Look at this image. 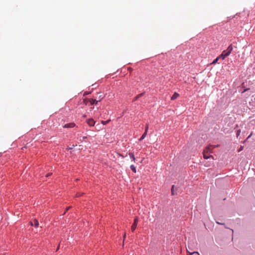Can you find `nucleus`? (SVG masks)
<instances>
[{
	"instance_id": "nucleus-1",
	"label": "nucleus",
	"mask_w": 255,
	"mask_h": 255,
	"mask_svg": "<svg viewBox=\"0 0 255 255\" xmlns=\"http://www.w3.org/2000/svg\"><path fill=\"white\" fill-rule=\"evenodd\" d=\"M233 50V47L232 44L230 45L226 50H224L222 54L219 56L220 59L224 60L226 57L228 56Z\"/></svg>"
},
{
	"instance_id": "nucleus-12",
	"label": "nucleus",
	"mask_w": 255,
	"mask_h": 255,
	"mask_svg": "<svg viewBox=\"0 0 255 255\" xmlns=\"http://www.w3.org/2000/svg\"><path fill=\"white\" fill-rule=\"evenodd\" d=\"M220 59V57H217L214 61L212 62V64H215L217 63L218 61V60Z\"/></svg>"
},
{
	"instance_id": "nucleus-8",
	"label": "nucleus",
	"mask_w": 255,
	"mask_h": 255,
	"mask_svg": "<svg viewBox=\"0 0 255 255\" xmlns=\"http://www.w3.org/2000/svg\"><path fill=\"white\" fill-rule=\"evenodd\" d=\"M203 157H204V159H207L210 158H212V159H214L213 156H212V155L208 156V155H207V153H205V152H203Z\"/></svg>"
},
{
	"instance_id": "nucleus-23",
	"label": "nucleus",
	"mask_w": 255,
	"mask_h": 255,
	"mask_svg": "<svg viewBox=\"0 0 255 255\" xmlns=\"http://www.w3.org/2000/svg\"><path fill=\"white\" fill-rule=\"evenodd\" d=\"M173 187H174V185H173V186H172V190H171V191H172V193H173Z\"/></svg>"
},
{
	"instance_id": "nucleus-6",
	"label": "nucleus",
	"mask_w": 255,
	"mask_h": 255,
	"mask_svg": "<svg viewBox=\"0 0 255 255\" xmlns=\"http://www.w3.org/2000/svg\"><path fill=\"white\" fill-rule=\"evenodd\" d=\"M87 124L91 127H93L94 126L95 124V122L93 119H89L86 121Z\"/></svg>"
},
{
	"instance_id": "nucleus-7",
	"label": "nucleus",
	"mask_w": 255,
	"mask_h": 255,
	"mask_svg": "<svg viewBox=\"0 0 255 255\" xmlns=\"http://www.w3.org/2000/svg\"><path fill=\"white\" fill-rule=\"evenodd\" d=\"M75 126V125L74 123H69V124H65L63 126V128H71L74 127Z\"/></svg>"
},
{
	"instance_id": "nucleus-16",
	"label": "nucleus",
	"mask_w": 255,
	"mask_h": 255,
	"mask_svg": "<svg viewBox=\"0 0 255 255\" xmlns=\"http://www.w3.org/2000/svg\"><path fill=\"white\" fill-rule=\"evenodd\" d=\"M240 133H241V130H238L237 131V136H238L240 134Z\"/></svg>"
},
{
	"instance_id": "nucleus-18",
	"label": "nucleus",
	"mask_w": 255,
	"mask_h": 255,
	"mask_svg": "<svg viewBox=\"0 0 255 255\" xmlns=\"http://www.w3.org/2000/svg\"><path fill=\"white\" fill-rule=\"evenodd\" d=\"M218 146H219V145H212V148H213V149L214 148H215V147H218Z\"/></svg>"
},
{
	"instance_id": "nucleus-13",
	"label": "nucleus",
	"mask_w": 255,
	"mask_h": 255,
	"mask_svg": "<svg viewBox=\"0 0 255 255\" xmlns=\"http://www.w3.org/2000/svg\"><path fill=\"white\" fill-rule=\"evenodd\" d=\"M130 168L133 172H134V173L136 172V168L133 165H130Z\"/></svg>"
},
{
	"instance_id": "nucleus-9",
	"label": "nucleus",
	"mask_w": 255,
	"mask_h": 255,
	"mask_svg": "<svg viewBox=\"0 0 255 255\" xmlns=\"http://www.w3.org/2000/svg\"><path fill=\"white\" fill-rule=\"evenodd\" d=\"M179 94L175 92L171 97V99L172 100H174L176 99L179 97Z\"/></svg>"
},
{
	"instance_id": "nucleus-22",
	"label": "nucleus",
	"mask_w": 255,
	"mask_h": 255,
	"mask_svg": "<svg viewBox=\"0 0 255 255\" xmlns=\"http://www.w3.org/2000/svg\"><path fill=\"white\" fill-rule=\"evenodd\" d=\"M70 208H71L70 207L67 208L66 211H67Z\"/></svg>"
},
{
	"instance_id": "nucleus-19",
	"label": "nucleus",
	"mask_w": 255,
	"mask_h": 255,
	"mask_svg": "<svg viewBox=\"0 0 255 255\" xmlns=\"http://www.w3.org/2000/svg\"><path fill=\"white\" fill-rule=\"evenodd\" d=\"M243 147L242 146H241L240 147V148L239 150V151H240L241 150H243Z\"/></svg>"
},
{
	"instance_id": "nucleus-24",
	"label": "nucleus",
	"mask_w": 255,
	"mask_h": 255,
	"mask_svg": "<svg viewBox=\"0 0 255 255\" xmlns=\"http://www.w3.org/2000/svg\"><path fill=\"white\" fill-rule=\"evenodd\" d=\"M126 234H124V238L125 239L126 238Z\"/></svg>"
},
{
	"instance_id": "nucleus-11",
	"label": "nucleus",
	"mask_w": 255,
	"mask_h": 255,
	"mask_svg": "<svg viewBox=\"0 0 255 255\" xmlns=\"http://www.w3.org/2000/svg\"><path fill=\"white\" fill-rule=\"evenodd\" d=\"M144 94V93H141L140 94H138L134 98V101H136L138 100V98L142 96Z\"/></svg>"
},
{
	"instance_id": "nucleus-20",
	"label": "nucleus",
	"mask_w": 255,
	"mask_h": 255,
	"mask_svg": "<svg viewBox=\"0 0 255 255\" xmlns=\"http://www.w3.org/2000/svg\"><path fill=\"white\" fill-rule=\"evenodd\" d=\"M80 196H81V194L80 193H77L76 195L77 197H79Z\"/></svg>"
},
{
	"instance_id": "nucleus-3",
	"label": "nucleus",
	"mask_w": 255,
	"mask_h": 255,
	"mask_svg": "<svg viewBox=\"0 0 255 255\" xmlns=\"http://www.w3.org/2000/svg\"><path fill=\"white\" fill-rule=\"evenodd\" d=\"M138 222V219L137 217H136L134 219V223H133L132 225L131 226V231L132 232H134L135 230L137 225Z\"/></svg>"
},
{
	"instance_id": "nucleus-5",
	"label": "nucleus",
	"mask_w": 255,
	"mask_h": 255,
	"mask_svg": "<svg viewBox=\"0 0 255 255\" xmlns=\"http://www.w3.org/2000/svg\"><path fill=\"white\" fill-rule=\"evenodd\" d=\"M30 225L34 226L35 228H37L39 225L38 221L36 219H34L33 221L30 222Z\"/></svg>"
},
{
	"instance_id": "nucleus-4",
	"label": "nucleus",
	"mask_w": 255,
	"mask_h": 255,
	"mask_svg": "<svg viewBox=\"0 0 255 255\" xmlns=\"http://www.w3.org/2000/svg\"><path fill=\"white\" fill-rule=\"evenodd\" d=\"M212 145H209L204 150L203 152H205V153H210L212 152Z\"/></svg>"
},
{
	"instance_id": "nucleus-15",
	"label": "nucleus",
	"mask_w": 255,
	"mask_h": 255,
	"mask_svg": "<svg viewBox=\"0 0 255 255\" xmlns=\"http://www.w3.org/2000/svg\"><path fill=\"white\" fill-rule=\"evenodd\" d=\"M148 127H149V125L147 124L146 125V127H145V132H147V130H148Z\"/></svg>"
},
{
	"instance_id": "nucleus-10",
	"label": "nucleus",
	"mask_w": 255,
	"mask_h": 255,
	"mask_svg": "<svg viewBox=\"0 0 255 255\" xmlns=\"http://www.w3.org/2000/svg\"><path fill=\"white\" fill-rule=\"evenodd\" d=\"M147 132H145H145L143 133V134L142 135V136H141V137L139 138V140L140 141H141V140H142V139H143L146 137V135H147Z\"/></svg>"
},
{
	"instance_id": "nucleus-14",
	"label": "nucleus",
	"mask_w": 255,
	"mask_h": 255,
	"mask_svg": "<svg viewBox=\"0 0 255 255\" xmlns=\"http://www.w3.org/2000/svg\"><path fill=\"white\" fill-rule=\"evenodd\" d=\"M129 154L130 157L132 159L133 161H135V158L134 154L132 153H129Z\"/></svg>"
},
{
	"instance_id": "nucleus-2",
	"label": "nucleus",
	"mask_w": 255,
	"mask_h": 255,
	"mask_svg": "<svg viewBox=\"0 0 255 255\" xmlns=\"http://www.w3.org/2000/svg\"><path fill=\"white\" fill-rule=\"evenodd\" d=\"M99 101L95 99H86L84 100V103L86 105L88 104V103H90L91 105L95 104L97 105Z\"/></svg>"
},
{
	"instance_id": "nucleus-25",
	"label": "nucleus",
	"mask_w": 255,
	"mask_h": 255,
	"mask_svg": "<svg viewBox=\"0 0 255 255\" xmlns=\"http://www.w3.org/2000/svg\"><path fill=\"white\" fill-rule=\"evenodd\" d=\"M108 122H105V123H104V124H106Z\"/></svg>"
},
{
	"instance_id": "nucleus-17",
	"label": "nucleus",
	"mask_w": 255,
	"mask_h": 255,
	"mask_svg": "<svg viewBox=\"0 0 255 255\" xmlns=\"http://www.w3.org/2000/svg\"><path fill=\"white\" fill-rule=\"evenodd\" d=\"M51 174H52V173H48V174H46V177H49V176H50Z\"/></svg>"
},
{
	"instance_id": "nucleus-21",
	"label": "nucleus",
	"mask_w": 255,
	"mask_h": 255,
	"mask_svg": "<svg viewBox=\"0 0 255 255\" xmlns=\"http://www.w3.org/2000/svg\"><path fill=\"white\" fill-rule=\"evenodd\" d=\"M216 223H217L218 224H220V225H223V224L221 223L220 222H216Z\"/></svg>"
},
{
	"instance_id": "nucleus-26",
	"label": "nucleus",
	"mask_w": 255,
	"mask_h": 255,
	"mask_svg": "<svg viewBox=\"0 0 255 255\" xmlns=\"http://www.w3.org/2000/svg\"><path fill=\"white\" fill-rule=\"evenodd\" d=\"M187 252H188V253H189V254L190 255V253H189V251H187Z\"/></svg>"
}]
</instances>
